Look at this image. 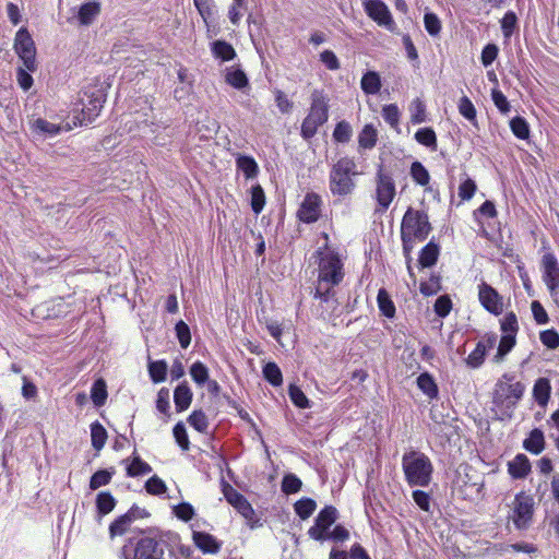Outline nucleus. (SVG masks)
Here are the masks:
<instances>
[{"instance_id": "obj_1", "label": "nucleus", "mask_w": 559, "mask_h": 559, "mask_svg": "<svg viewBox=\"0 0 559 559\" xmlns=\"http://www.w3.org/2000/svg\"><path fill=\"white\" fill-rule=\"evenodd\" d=\"M317 254L319 255V274L314 298L328 302L334 296L332 288L343 281V263L334 251L319 249Z\"/></svg>"}, {"instance_id": "obj_2", "label": "nucleus", "mask_w": 559, "mask_h": 559, "mask_svg": "<svg viewBox=\"0 0 559 559\" xmlns=\"http://www.w3.org/2000/svg\"><path fill=\"white\" fill-rule=\"evenodd\" d=\"M524 392L525 385L515 381L513 373H504L495 384L492 403L501 411L502 415L511 417Z\"/></svg>"}, {"instance_id": "obj_3", "label": "nucleus", "mask_w": 559, "mask_h": 559, "mask_svg": "<svg viewBox=\"0 0 559 559\" xmlns=\"http://www.w3.org/2000/svg\"><path fill=\"white\" fill-rule=\"evenodd\" d=\"M360 173L354 158L341 157L333 164L329 175V188L334 197L345 198L352 194L356 188V177Z\"/></svg>"}, {"instance_id": "obj_4", "label": "nucleus", "mask_w": 559, "mask_h": 559, "mask_svg": "<svg viewBox=\"0 0 559 559\" xmlns=\"http://www.w3.org/2000/svg\"><path fill=\"white\" fill-rule=\"evenodd\" d=\"M402 467L409 486L427 487L430 484L433 466L425 453L415 450L404 453Z\"/></svg>"}, {"instance_id": "obj_5", "label": "nucleus", "mask_w": 559, "mask_h": 559, "mask_svg": "<svg viewBox=\"0 0 559 559\" xmlns=\"http://www.w3.org/2000/svg\"><path fill=\"white\" fill-rule=\"evenodd\" d=\"M105 102L106 94L102 87H86L82 92L79 103L75 104V110H80V115L75 117L79 124L92 123L99 116Z\"/></svg>"}, {"instance_id": "obj_6", "label": "nucleus", "mask_w": 559, "mask_h": 559, "mask_svg": "<svg viewBox=\"0 0 559 559\" xmlns=\"http://www.w3.org/2000/svg\"><path fill=\"white\" fill-rule=\"evenodd\" d=\"M165 542L162 537L144 536L140 538L134 546L129 544L122 547L124 559H164Z\"/></svg>"}, {"instance_id": "obj_7", "label": "nucleus", "mask_w": 559, "mask_h": 559, "mask_svg": "<svg viewBox=\"0 0 559 559\" xmlns=\"http://www.w3.org/2000/svg\"><path fill=\"white\" fill-rule=\"evenodd\" d=\"M328 102L322 93L317 91L313 92L309 114L301 124V136L305 140H309L314 136L318 128L328 121Z\"/></svg>"}, {"instance_id": "obj_8", "label": "nucleus", "mask_w": 559, "mask_h": 559, "mask_svg": "<svg viewBox=\"0 0 559 559\" xmlns=\"http://www.w3.org/2000/svg\"><path fill=\"white\" fill-rule=\"evenodd\" d=\"M430 231L431 225L427 213L408 207L402 219L401 234L406 233L407 235L416 237L417 240L423 241L428 237Z\"/></svg>"}, {"instance_id": "obj_9", "label": "nucleus", "mask_w": 559, "mask_h": 559, "mask_svg": "<svg viewBox=\"0 0 559 559\" xmlns=\"http://www.w3.org/2000/svg\"><path fill=\"white\" fill-rule=\"evenodd\" d=\"M13 48L28 71L37 70L35 43L26 27L16 32Z\"/></svg>"}, {"instance_id": "obj_10", "label": "nucleus", "mask_w": 559, "mask_h": 559, "mask_svg": "<svg viewBox=\"0 0 559 559\" xmlns=\"http://www.w3.org/2000/svg\"><path fill=\"white\" fill-rule=\"evenodd\" d=\"M542 278L545 283L551 299L559 307V262L556 255L547 252L543 255L542 262Z\"/></svg>"}, {"instance_id": "obj_11", "label": "nucleus", "mask_w": 559, "mask_h": 559, "mask_svg": "<svg viewBox=\"0 0 559 559\" xmlns=\"http://www.w3.org/2000/svg\"><path fill=\"white\" fill-rule=\"evenodd\" d=\"M366 14L379 26L391 33L397 28L389 7L382 0H362Z\"/></svg>"}, {"instance_id": "obj_12", "label": "nucleus", "mask_w": 559, "mask_h": 559, "mask_svg": "<svg viewBox=\"0 0 559 559\" xmlns=\"http://www.w3.org/2000/svg\"><path fill=\"white\" fill-rule=\"evenodd\" d=\"M534 500L531 496L520 492L514 499L512 521L516 528L525 530L533 518Z\"/></svg>"}, {"instance_id": "obj_13", "label": "nucleus", "mask_w": 559, "mask_h": 559, "mask_svg": "<svg viewBox=\"0 0 559 559\" xmlns=\"http://www.w3.org/2000/svg\"><path fill=\"white\" fill-rule=\"evenodd\" d=\"M337 519V510L332 506L324 507L314 520V525L308 531L310 538L324 542L326 540V533Z\"/></svg>"}, {"instance_id": "obj_14", "label": "nucleus", "mask_w": 559, "mask_h": 559, "mask_svg": "<svg viewBox=\"0 0 559 559\" xmlns=\"http://www.w3.org/2000/svg\"><path fill=\"white\" fill-rule=\"evenodd\" d=\"M376 198L382 211H385L395 197V183L391 175L380 168L377 173Z\"/></svg>"}, {"instance_id": "obj_15", "label": "nucleus", "mask_w": 559, "mask_h": 559, "mask_svg": "<svg viewBox=\"0 0 559 559\" xmlns=\"http://www.w3.org/2000/svg\"><path fill=\"white\" fill-rule=\"evenodd\" d=\"M321 197L314 192H308L298 209V218L307 224L317 222L321 215Z\"/></svg>"}, {"instance_id": "obj_16", "label": "nucleus", "mask_w": 559, "mask_h": 559, "mask_svg": "<svg viewBox=\"0 0 559 559\" xmlns=\"http://www.w3.org/2000/svg\"><path fill=\"white\" fill-rule=\"evenodd\" d=\"M478 298L481 306L490 313L498 316L503 311V301L500 294L489 284L481 282L478 285Z\"/></svg>"}, {"instance_id": "obj_17", "label": "nucleus", "mask_w": 559, "mask_h": 559, "mask_svg": "<svg viewBox=\"0 0 559 559\" xmlns=\"http://www.w3.org/2000/svg\"><path fill=\"white\" fill-rule=\"evenodd\" d=\"M224 495L228 503H230L249 523L255 521V512L243 495L231 486H227L224 490Z\"/></svg>"}, {"instance_id": "obj_18", "label": "nucleus", "mask_w": 559, "mask_h": 559, "mask_svg": "<svg viewBox=\"0 0 559 559\" xmlns=\"http://www.w3.org/2000/svg\"><path fill=\"white\" fill-rule=\"evenodd\" d=\"M531 463L528 457L523 454H516L515 457L508 462V473L513 479H523L531 473Z\"/></svg>"}, {"instance_id": "obj_19", "label": "nucleus", "mask_w": 559, "mask_h": 559, "mask_svg": "<svg viewBox=\"0 0 559 559\" xmlns=\"http://www.w3.org/2000/svg\"><path fill=\"white\" fill-rule=\"evenodd\" d=\"M193 393L186 381L178 384L174 391V402L176 411L181 413L189 408L192 402Z\"/></svg>"}, {"instance_id": "obj_20", "label": "nucleus", "mask_w": 559, "mask_h": 559, "mask_svg": "<svg viewBox=\"0 0 559 559\" xmlns=\"http://www.w3.org/2000/svg\"><path fill=\"white\" fill-rule=\"evenodd\" d=\"M193 542L204 554H216L221 548L216 538L205 532H193Z\"/></svg>"}, {"instance_id": "obj_21", "label": "nucleus", "mask_w": 559, "mask_h": 559, "mask_svg": "<svg viewBox=\"0 0 559 559\" xmlns=\"http://www.w3.org/2000/svg\"><path fill=\"white\" fill-rule=\"evenodd\" d=\"M551 385L550 381L547 378H538L533 386V397L536 403L545 407L550 399Z\"/></svg>"}, {"instance_id": "obj_22", "label": "nucleus", "mask_w": 559, "mask_h": 559, "mask_svg": "<svg viewBox=\"0 0 559 559\" xmlns=\"http://www.w3.org/2000/svg\"><path fill=\"white\" fill-rule=\"evenodd\" d=\"M418 389L430 400H435L439 395L438 385L433 377L429 372H423L418 376L417 380Z\"/></svg>"}, {"instance_id": "obj_23", "label": "nucleus", "mask_w": 559, "mask_h": 559, "mask_svg": "<svg viewBox=\"0 0 559 559\" xmlns=\"http://www.w3.org/2000/svg\"><path fill=\"white\" fill-rule=\"evenodd\" d=\"M31 128L34 133L45 136V138H52L60 133L61 127L59 124L49 122L43 118L35 119Z\"/></svg>"}, {"instance_id": "obj_24", "label": "nucleus", "mask_w": 559, "mask_h": 559, "mask_svg": "<svg viewBox=\"0 0 559 559\" xmlns=\"http://www.w3.org/2000/svg\"><path fill=\"white\" fill-rule=\"evenodd\" d=\"M237 169L242 171L247 179H253L259 174V166L251 156L238 154L236 157Z\"/></svg>"}, {"instance_id": "obj_25", "label": "nucleus", "mask_w": 559, "mask_h": 559, "mask_svg": "<svg viewBox=\"0 0 559 559\" xmlns=\"http://www.w3.org/2000/svg\"><path fill=\"white\" fill-rule=\"evenodd\" d=\"M360 86L367 95L378 94L382 86L379 73L376 71L366 72L361 78Z\"/></svg>"}, {"instance_id": "obj_26", "label": "nucleus", "mask_w": 559, "mask_h": 559, "mask_svg": "<svg viewBox=\"0 0 559 559\" xmlns=\"http://www.w3.org/2000/svg\"><path fill=\"white\" fill-rule=\"evenodd\" d=\"M544 433L537 428L533 429L528 438H526L523 442V448L533 454H539L544 450Z\"/></svg>"}, {"instance_id": "obj_27", "label": "nucleus", "mask_w": 559, "mask_h": 559, "mask_svg": "<svg viewBox=\"0 0 559 559\" xmlns=\"http://www.w3.org/2000/svg\"><path fill=\"white\" fill-rule=\"evenodd\" d=\"M439 246L433 241L428 242L419 253V264L421 267H431L438 261Z\"/></svg>"}, {"instance_id": "obj_28", "label": "nucleus", "mask_w": 559, "mask_h": 559, "mask_svg": "<svg viewBox=\"0 0 559 559\" xmlns=\"http://www.w3.org/2000/svg\"><path fill=\"white\" fill-rule=\"evenodd\" d=\"M211 51L216 59L229 61L236 57L234 47L225 40H215L211 44Z\"/></svg>"}, {"instance_id": "obj_29", "label": "nucleus", "mask_w": 559, "mask_h": 559, "mask_svg": "<svg viewBox=\"0 0 559 559\" xmlns=\"http://www.w3.org/2000/svg\"><path fill=\"white\" fill-rule=\"evenodd\" d=\"M99 11L100 8L97 2H86L80 7L78 19L82 25H88L99 14Z\"/></svg>"}, {"instance_id": "obj_30", "label": "nucleus", "mask_w": 559, "mask_h": 559, "mask_svg": "<svg viewBox=\"0 0 559 559\" xmlns=\"http://www.w3.org/2000/svg\"><path fill=\"white\" fill-rule=\"evenodd\" d=\"M116 499L108 491H100L96 497V508L99 516L110 513L116 507Z\"/></svg>"}, {"instance_id": "obj_31", "label": "nucleus", "mask_w": 559, "mask_h": 559, "mask_svg": "<svg viewBox=\"0 0 559 559\" xmlns=\"http://www.w3.org/2000/svg\"><path fill=\"white\" fill-rule=\"evenodd\" d=\"M167 369V362L163 359L148 362V374L154 383H160L166 380Z\"/></svg>"}, {"instance_id": "obj_32", "label": "nucleus", "mask_w": 559, "mask_h": 559, "mask_svg": "<svg viewBox=\"0 0 559 559\" xmlns=\"http://www.w3.org/2000/svg\"><path fill=\"white\" fill-rule=\"evenodd\" d=\"M377 301L379 309L384 317L391 319L395 316V306L385 289H379Z\"/></svg>"}, {"instance_id": "obj_33", "label": "nucleus", "mask_w": 559, "mask_h": 559, "mask_svg": "<svg viewBox=\"0 0 559 559\" xmlns=\"http://www.w3.org/2000/svg\"><path fill=\"white\" fill-rule=\"evenodd\" d=\"M226 82L237 90H241L248 85V78L240 69L228 68L226 71Z\"/></svg>"}, {"instance_id": "obj_34", "label": "nucleus", "mask_w": 559, "mask_h": 559, "mask_svg": "<svg viewBox=\"0 0 559 559\" xmlns=\"http://www.w3.org/2000/svg\"><path fill=\"white\" fill-rule=\"evenodd\" d=\"M415 140L432 151L437 150V135L431 128H420L415 133Z\"/></svg>"}, {"instance_id": "obj_35", "label": "nucleus", "mask_w": 559, "mask_h": 559, "mask_svg": "<svg viewBox=\"0 0 559 559\" xmlns=\"http://www.w3.org/2000/svg\"><path fill=\"white\" fill-rule=\"evenodd\" d=\"M91 439L93 448L97 451L102 450L106 443L107 431L98 421L91 425Z\"/></svg>"}, {"instance_id": "obj_36", "label": "nucleus", "mask_w": 559, "mask_h": 559, "mask_svg": "<svg viewBox=\"0 0 559 559\" xmlns=\"http://www.w3.org/2000/svg\"><path fill=\"white\" fill-rule=\"evenodd\" d=\"M189 373L199 386H203L210 380L209 368L201 361L193 362Z\"/></svg>"}, {"instance_id": "obj_37", "label": "nucleus", "mask_w": 559, "mask_h": 559, "mask_svg": "<svg viewBox=\"0 0 559 559\" xmlns=\"http://www.w3.org/2000/svg\"><path fill=\"white\" fill-rule=\"evenodd\" d=\"M317 503L311 498H301L294 504L296 514L301 520H307L316 511Z\"/></svg>"}, {"instance_id": "obj_38", "label": "nucleus", "mask_w": 559, "mask_h": 559, "mask_svg": "<svg viewBox=\"0 0 559 559\" xmlns=\"http://www.w3.org/2000/svg\"><path fill=\"white\" fill-rule=\"evenodd\" d=\"M151 472V465L144 462L140 456H134L131 463L127 466V475L129 477H138L150 474Z\"/></svg>"}, {"instance_id": "obj_39", "label": "nucleus", "mask_w": 559, "mask_h": 559, "mask_svg": "<svg viewBox=\"0 0 559 559\" xmlns=\"http://www.w3.org/2000/svg\"><path fill=\"white\" fill-rule=\"evenodd\" d=\"M359 146L366 150L372 148L377 143V131L371 124H366L358 136Z\"/></svg>"}, {"instance_id": "obj_40", "label": "nucleus", "mask_w": 559, "mask_h": 559, "mask_svg": "<svg viewBox=\"0 0 559 559\" xmlns=\"http://www.w3.org/2000/svg\"><path fill=\"white\" fill-rule=\"evenodd\" d=\"M91 399L96 406H103L107 400V386L103 379H97L91 390Z\"/></svg>"}, {"instance_id": "obj_41", "label": "nucleus", "mask_w": 559, "mask_h": 559, "mask_svg": "<svg viewBox=\"0 0 559 559\" xmlns=\"http://www.w3.org/2000/svg\"><path fill=\"white\" fill-rule=\"evenodd\" d=\"M487 346L485 342H478L475 349L466 358V365L471 368H478L483 365Z\"/></svg>"}, {"instance_id": "obj_42", "label": "nucleus", "mask_w": 559, "mask_h": 559, "mask_svg": "<svg viewBox=\"0 0 559 559\" xmlns=\"http://www.w3.org/2000/svg\"><path fill=\"white\" fill-rule=\"evenodd\" d=\"M133 522L126 514L118 516L109 525V535L111 538L123 535Z\"/></svg>"}, {"instance_id": "obj_43", "label": "nucleus", "mask_w": 559, "mask_h": 559, "mask_svg": "<svg viewBox=\"0 0 559 559\" xmlns=\"http://www.w3.org/2000/svg\"><path fill=\"white\" fill-rule=\"evenodd\" d=\"M411 176L413 180L419 186H427L430 180V175L420 162H414L411 166Z\"/></svg>"}, {"instance_id": "obj_44", "label": "nucleus", "mask_w": 559, "mask_h": 559, "mask_svg": "<svg viewBox=\"0 0 559 559\" xmlns=\"http://www.w3.org/2000/svg\"><path fill=\"white\" fill-rule=\"evenodd\" d=\"M263 377L274 386L283 382L282 371L275 362H267L263 367Z\"/></svg>"}, {"instance_id": "obj_45", "label": "nucleus", "mask_w": 559, "mask_h": 559, "mask_svg": "<svg viewBox=\"0 0 559 559\" xmlns=\"http://www.w3.org/2000/svg\"><path fill=\"white\" fill-rule=\"evenodd\" d=\"M510 128L513 134L521 140H526L530 136V127L526 120L522 117H514L510 121Z\"/></svg>"}, {"instance_id": "obj_46", "label": "nucleus", "mask_w": 559, "mask_h": 559, "mask_svg": "<svg viewBox=\"0 0 559 559\" xmlns=\"http://www.w3.org/2000/svg\"><path fill=\"white\" fill-rule=\"evenodd\" d=\"M114 473H115L114 471H108V469H99V471L95 472L90 479V488L92 490H96L99 487L109 484L112 478Z\"/></svg>"}, {"instance_id": "obj_47", "label": "nucleus", "mask_w": 559, "mask_h": 559, "mask_svg": "<svg viewBox=\"0 0 559 559\" xmlns=\"http://www.w3.org/2000/svg\"><path fill=\"white\" fill-rule=\"evenodd\" d=\"M265 205V195L260 185L251 188V209L255 214H260Z\"/></svg>"}, {"instance_id": "obj_48", "label": "nucleus", "mask_w": 559, "mask_h": 559, "mask_svg": "<svg viewBox=\"0 0 559 559\" xmlns=\"http://www.w3.org/2000/svg\"><path fill=\"white\" fill-rule=\"evenodd\" d=\"M188 423L199 432H206L209 428L207 417L202 411H193L188 417Z\"/></svg>"}, {"instance_id": "obj_49", "label": "nucleus", "mask_w": 559, "mask_h": 559, "mask_svg": "<svg viewBox=\"0 0 559 559\" xmlns=\"http://www.w3.org/2000/svg\"><path fill=\"white\" fill-rule=\"evenodd\" d=\"M301 486V480L295 474H287L283 477L282 491L286 495L298 492Z\"/></svg>"}, {"instance_id": "obj_50", "label": "nucleus", "mask_w": 559, "mask_h": 559, "mask_svg": "<svg viewBox=\"0 0 559 559\" xmlns=\"http://www.w3.org/2000/svg\"><path fill=\"white\" fill-rule=\"evenodd\" d=\"M353 134L350 124L347 121H341L333 131V139L340 143H347Z\"/></svg>"}, {"instance_id": "obj_51", "label": "nucleus", "mask_w": 559, "mask_h": 559, "mask_svg": "<svg viewBox=\"0 0 559 559\" xmlns=\"http://www.w3.org/2000/svg\"><path fill=\"white\" fill-rule=\"evenodd\" d=\"M515 336L513 334H503L498 346V352L495 357L496 361H500L503 357L514 347Z\"/></svg>"}, {"instance_id": "obj_52", "label": "nucleus", "mask_w": 559, "mask_h": 559, "mask_svg": "<svg viewBox=\"0 0 559 559\" xmlns=\"http://www.w3.org/2000/svg\"><path fill=\"white\" fill-rule=\"evenodd\" d=\"M424 25L430 36H437L441 31V21L438 15L432 12L425 13Z\"/></svg>"}, {"instance_id": "obj_53", "label": "nucleus", "mask_w": 559, "mask_h": 559, "mask_svg": "<svg viewBox=\"0 0 559 559\" xmlns=\"http://www.w3.org/2000/svg\"><path fill=\"white\" fill-rule=\"evenodd\" d=\"M175 331L180 346L185 349L188 348V346L191 343V333L189 325L182 320H180L179 322L176 323Z\"/></svg>"}, {"instance_id": "obj_54", "label": "nucleus", "mask_w": 559, "mask_h": 559, "mask_svg": "<svg viewBox=\"0 0 559 559\" xmlns=\"http://www.w3.org/2000/svg\"><path fill=\"white\" fill-rule=\"evenodd\" d=\"M177 76H178L179 82L182 83L183 86L180 88H176L174 91V95L177 99H181L185 94L189 93L190 87H191V80L189 79L187 69H185L183 67H180L178 69Z\"/></svg>"}, {"instance_id": "obj_55", "label": "nucleus", "mask_w": 559, "mask_h": 559, "mask_svg": "<svg viewBox=\"0 0 559 559\" xmlns=\"http://www.w3.org/2000/svg\"><path fill=\"white\" fill-rule=\"evenodd\" d=\"M174 438L178 445L183 450H189L190 441L188 438L187 429L182 423H177L173 429Z\"/></svg>"}, {"instance_id": "obj_56", "label": "nucleus", "mask_w": 559, "mask_h": 559, "mask_svg": "<svg viewBox=\"0 0 559 559\" xmlns=\"http://www.w3.org/2000/svg\"><path fill=\"white\" fill-rule=\"evenodd\" d=\"M173 513L183 522L190 521L195 514L194 508L189 502H181L173 507Z\"/></svg>"}, {"instance_id": "obj_57", "label": "nucleus", "mask_w": 559, "mask_h": 559, "mask_svg": "<svg viewBox=\"0 0 559 559\" xmlns=\"http://www.w3.org/2000/svg\"><path fill=\"white\" fill-rule=\"evenodd\" d=\"M382 117L391 127L395 128L400 121V110L395 104H389L382 108Z\"/></svg>"}, {"instance_id": "obj_58", "label": "nucleus", "mask_w": 559, "mask_h": 559, "mask_svg": "<svg viewBox=\"0 0 559 559\" xmlns=\"http://www.w3.org/2000/svg\"><path fill=\"white\" fill-rule=\"evenodd\" d=\"M460 114L468 121H475L476 109L467 96H463L459 102Z\"/></svg>"}, {"instance_id": "obj_59", "label": "nucleus", "mask_w": 559, "mask_h": 559, "mask_svg": "<svg viewBox=\"0 0 559 559\" xmlns=\"http://www.w3.org/2000/svg\"><path fill=\"white\" fill-rule=\"evenodd\" d=\"M539 340L549 349L559 347V334L554 329L540 332Z\"/></svg>"}, {"instance_id": "obj_60", "label": "nucleus", "mask_w": 559, "mask_h": 559, "mask_svg": "<svg viewBox=\"0 0 559 559\" xmlns=\"http://www.w3.org/2000/svg\"><path fill=\"white\" fill-rule=\"evenodd\" d=\"M169 397L170 392L167 388H162L157 393V400H156V408L162 414L169 416Z\"/></svg>"}, {"instance_id": "obj_61", "label": "nucleus", "mask_w": 559, "mask_h": 559, "mask_svg": "<svg viewBox=\"0 0 559 559\" xmlns=\"http://www.w3.org/2000/svg\"><path fill=\"white\" fill-rule=\"evenodd\" d=\"M289 397L292 402L299 408H308L310 407L309 400L305 395V393L295 385H290L289 388Z\"/></svg>"}, {"instance_id": "obj_62", "label": "nucleus", "mask_w": 559, "mask_h": 559, "mask_svg": "<svg viewBox=\"0 0 559 559\" xmlns=\"http://www.w3.org/2000/svg\"><path fill=\"white\" fill-rule=\"evenodd\" d=\"M501 330L503 334H513L516 335L519 330L518 319L513 312L507 313L501 320Z\"/></svg>"}, {"instance_id": "obj_63", "label": "nucleus", "mask_w": 559, "mask_h": 559, "mask_svg": "<svg viewBox=\"0 0 559 559\" xmlns=\"http://www.w3.org/2000/svg\"><path fill=\"white\" fill-rule=\"evenodd\" d=\"M145 489L151 495L159 496L166 492L167 487L166 484L155 475L147 479V481L145 483Z\"/></svg>"}, {"instance_id": "obj_64", "label": "nucleus", "mask_w": 559, "mask_h": 559, "mask_svg": "<svg viewBox=\"0 0 559 559\" xmlns=\"http://www.w3.org/2000/svg\"><path fill=\"white\" fill-rule=\"evenodd\" d=\"M411 112H412V122L413 123H421L426 119V107L425 104L420 99H415L411 104Z\"/></svg>"}]
</instances>
